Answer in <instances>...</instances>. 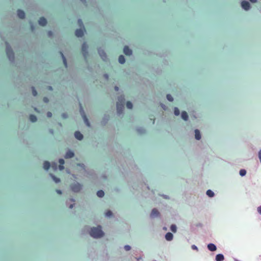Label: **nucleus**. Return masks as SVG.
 Segmentation results:
<instances>
[{
  "label": "nucleus",
  "mask_w": 261,
  "mask_h": 261,
  "mask_svg": "<svg viewBox=\"0 0 261 261\" xmlns=\"http://www.w3.org/2000/svg\"><path fill=\"white\" fill-rule=\"evenodd\" d=\"M90 234L91 237L94 238H99L104 235V233L101 230V227L100 226L92 228Z\"/></svg>",
  "instance_id": "f257e3e1"
},
{
  "label": "nucleus",
  "mask_w": 261,
  "mask_h": 261,
  "mask_svg": "<svg viewBox=\"0 0 261 261\" xmlns=\"http://www.w3.org/2000/svg\"><path fill=\"white\" fill-rule=\"evenodd\" d=\"M6 54H7L8 58L9 59V60H12L14 59V53H13L11 47L9 45L8 43L6 42Z\"/></svg>",
  "instance_id": "f03ea898"
},
{
  "label": "nucleus",
  "mask_w": 261,
  "mask_h": 261,
  "mask_svg": "<svg viewBox=\"0 0 261 261\" xmlns=\"http://www.w3.org/2000/svg\"><path fill=\"white\" fill-rule=\"evenodd\" d=\"M88 46L86 42H84L82 46V51L83 55V56L86 59L88 56V53L87 51Z\"/></svg>",
  "instance_id": "7ed1b4c3"
},
{
  "label": "nucleus",
  "mask_w": 261,
  "mask_h": 261,
  "mask_svg": "<svg viewBox=\"0 0 261 261\" xmlns=\"http://www.w3.org/2000/svg\"><path fill=\"white\" fill-rule=\"evenodd\" d=\"M71 190L75 192H79L82 189V185L79 183L74 184L71 185Z\"/></svg>",
  "instance_id": "20e7f679"
},
{
  "label": "nucleus",
  "mask_w": 261,
  "mask_h": 261,
  "mask_svg": "<svg viewBox=\"0 0 261 261\" xmlns=\"http://www.w3.org/2000/svg\"><path fill=\"white\" fill-rule=\"evenodd\" d=\"M124 109L123 103L117 102V110L118 114H120L122 113Z\"/></svg>",
  "instance_id": "39448f33"
},
{
  "label": "nucleus",
  "mask_w": 261,
  "mask_h": 261,
  "mask_svg": "<svg viewBox=\"0 0 261 261\" xmlns=\"http://www.w3.org/2000/svg\"><path fill=\"white\" fill-rule=\"evenodd\" d=\"M242 8L245 10L249 9L250 5L249 2L247 1H243L241 4Z\"/></svg>",
  "instance_id": "423d86ee"
},
{
  "label": "nucleus",
  "mask_w": 261,
  "mask_h": 261,
  "mask_svg": "<svg viewBox=\"0 0 261 261\" xmlns=\"http://www.w3.org/2000/svg\"><path fill=\"white\" fill-rule=\"evenodd\" d=\"M84 30L80 29H76L75 32V35L78 37H82L84 35Z\"/></svg>",
  "instance_id": "0eeeda50"
},
{
  "label": "nucleus",
  "mask_w": 261,
  "mask_h": 261,
  "mask_svg": "<svg viewBox=\"0 0 261 261\" xmlns=\"http://www.w3.org/2000/svg\"><path fill=\"white\" fill-rule=\"evenodd\" d=\"M123 53L125 55L129 56L132 54V50L127 46H125L123 48Z\"/></svg>",
  "instance_id": "6e6552de"
},
{
  "label": "nucleus",
  "mask_w": 261,
  "mask_h": 261,
  "mask_svg": "<svg viewBox=\"0 0 261 261\" xmlns=\"http://www.w3.org/2000/svg\"><path fill=\"white\" fill-rule=\"evenodd\" d=\"M38 23L42 26H45L47 23V20L44 17H42L39 19Z\"/></svg>",
  "instance_id": "1a4fd4ad"
},
{
  "label": "nucleus",
  "mask_w": 261,
  "mask_h": 261,
  "mask_svg": "<svg viewBox=\"0 0 261 261\" xmlns=\"http://www.w3.org/2000/svg\"><path fill=\"white\" fill-rule=\"evenodd\" d=\"M159 212L156 208H153L151 213L150 216L151 217H156L159 216Z\"/></svg>",
  "instance_id": "9d476101"
},
{
  "label": "nucleus",
  "mask_w": 261,
  "mask_h": 261,
  "mask_svg": "<svg viewBox=\"0 0 261 261\" xmlns=\"http://www.w3.org/2000/svg\"><path fill=\"white\" fill-rule=\"evenodd\" d=\"M17 15L19 18L23 19L25 17V13L23 11L19 9L17 10Z\"/></svg>",
  "instance_id": "9b49d317"
},
{
  "label": "nucleus",
  "mask_w": 261,
  "mask_h": 261,
  "mask_svg": "<svg viewBox=\"0 0 261 261\" xmlns=\"http://www.w3.org/2000/svg\"><path fill=\"white\" fill-rule=\"evenodd\" d=\"M74 136L79 140H81L83 138V135L79 131H76L75 132Z\"/></svg>",
  "instance_id": "f8f14e48"
},
{
  "label": "nucleus",
  "mask_w": 261,
  "mask_h": 261,
  "mask_svg": "<svg viewBox=\"0 0 261 261\" xmlns=\"http://www.w3.org/2000/svg\"><path fill=\"white\" fill-rule=\"evenodd\" d=\"M207 248L211 251H215L217 249L216 245L214 244L210 243L207 245Z\"/></svg>",
  "instance_id": "ddd939ff"
},
{
  "label": "nucleus",
  "mask_w": 261,
  "mask_h": 261,
  "mask_svg": "<svg viewBox=\"0 0 261 261\" xmlns=\"http://www.w3.org/2000/svg\"><path fill=\"white\" fill-rule=\"evenodd\" d=\"M73 156H74V153L72 151L68 150L66 152V153L65 155V158L66 159H70V158H72Z\"/></svg>",
  "instance_id": "4468645a"
},
{
  "label": "nucleus",
  "mask_w": 261,
  "mask_h": 261,
  "mask_svg": "<svg viewBox=\"0 0 261 261\" xmlns=\"http://www.w3.org/2000/svg\"><path fill=\"white\" fill-rule=\"evenodd\" d=\"M173 236L171 232H167L165 235V239L167 241H170L173 239Z\"/></svg>",
  "instance_id": "2eb2a0df"
},
{
  "label": "nucleus",
  "mask_w": 261,
  "mask_h": 261,
  "mask_svg": "<svg viewBox=\"0 0 261 261\" xmlns=\"http://www.w3.org/2000/svg\"><path fill=\"white\" fill-rule=\"evenodd\" d=\"M195 137L196 140H200L201 139V134L198 129L195 130Z\"/></svg>",
  "instance_id": "dca6fc26"
},
{
  "label": "nucleus",
  "mask_w": 261,
  "mask_h": 261,
  "mask_svg": "<svg viewBox=\"0 0 261 261\" xmlns=\"http://www.w3.org/2000/svg\"><path fill=\"white\" fill-rule=\"evenodd\" d=\"M224 259V257L222 254H218L216 256V261H223Z\"/></svg>",
  "instance_id": "f3484780"
},
{
  "label": "nucleus",
  "mask_w": 261,
  "mask_h": 261,
  "mask_svg": "<svg viewBox=\"0 0 261 261\" xmlns=\"http://www.w3.org/2000/svg\"><path fill=\"white\" fill-rule=\"evenodd\" d=\"M59 162L60 163V165L59 166V168L60 170H62L64 169V167L63 166V165L65 163L64 162V160L62 159H60L59 160Z\"/></svg>",
  "instance_id": "a211bd4d"
},
{
  "label": "nucleus",
  "mask_w": 261,
  "mask_h": 261,
  "mask_svg": "<svg viewBox=\"0 0 261 261\" xmlns=\"http://www.w3.org/2000/svg\"><path fill=\"white\" fill-rule=\"evenodd\" d=\"M50 166V163L48 161H45L43 163V168L45 170H48Z\"/></svg>",
  "instance_id": "6ab92c4d"
},
{
  "label": "nucleus",
  "mask_w": 261,
  "mask_h": 261,
  "mask_svg": "<svg viewBox=\"0 0 261 261\" xmlns=\"http://www.w3.org/2000/svg\"><path fill=\"white\" fill-rule=\"evenodd\" d=\"M181 118L184 120H188V114H187V113L186 112H185V111L182 112V113H181Z\"/></svg>",
  "instance_id": "aec40b11"
},
{
  "label": "nucleus",
  "mask_w": 261,
  "mask_h": 261,
  "mask_svg": "<svg viewBox=\"0 0 261 261\" xmlns=\"http://www.w3.org/2000/svg\"><path fill=\"white\" fill-rule=\"evenodd\" d=\"M118 61L120 64L124 63L125 62V59L123 55L119 56V58H118Z\"/></svg>",
  "instance_id": "412c9836"
},
{
  "label": "nucleus",
  "mask_w": 261,
  "mask_h": 261,
  "mask_svg": "<svg viewBox=\"0 0 261 261\" xmlns=\"http://www.w3.org/2000/svg\"><path fill=\"white\" fill-rule=\"evenodd\" d=\"M98 53H99V55L101 56V57L102 58V59L103 60H105V58L106 57V55L105 53L103 50L98 49Z\"/></svg>",
  "instance_id": "4be33fe9"
},
{
  "label": "nucleus",
  "mask_w": 261,
  "mask_h": 261,
  "mask_svg": "<svg viewBox=\"0 0 261 261\" xmlns=\"http://www.w3.org/2000/svg\"><path fill=\"white\" fill-rule=\"evenodd\" d=\"M60 54L62 56L64 66H65V67H67V63L66 58L65 57V56H64L62 52H60Z\"/></svg>",
  "instance_id": "5701e85b"
},
{
  "label": "nucleus",
  "mask_w": 261,
  "mask_h": 261,
  "mask_svg": "<svg viewBox=\"0 0 261 261\" xmlns=\"http://www.w3.org/2000/svg\"><path fill=\"white\" fill-rule=\"evenodd\" d=\"M29 118H30V121H32V122H36L37 119L36 116L33 114L30 115Z\"/></svg>",
  "instance_id": "b1692460"
},
{
  "label": "nucleus",
  "mask_w": 261,
  "mask_h": 261,
  "mask_svg": "<svg viewBox=\"0 0 261 261\" xmlns=\"http://www.w3.org/2000/svg\"><path fill=\"white\" fill-rule=\"evenodd\" d=\"M105 195V193L102 190H99L97 192V195L99 197H102Z\"/></svg>",
  "instance_id": "393cba45"
},
{
  "label": "nucleus",
  "mask_w": 261,
  "mask_h": 261,
  "mask_svg": "<svg viewBox=\"0 0 261 261\" xmlns=\"http://www.w3.org/2000/svg\"><path fill=\"white\" fill-rule=\"evenodd\" d=\"M206 194L210 197H213L214 196V192L212 190H208L206 191Z\"/></svg>",
  "instance_id": "a878e982"
},
{
  "label": "nucleus",
  "mask_w": 261,
  "mask_h": 261,
  "mask_svg": "<svg viewBox=\"0 0 261 261\" xmlns=\"http://www.w3.org/2000/svg\"><path fill=\"white\" fill-rule=\"evenodd\" d=\"M50 176H51L55 182L58 183L60 181V179L59 178L53 175L52 174H50Z\"/></svg>",
  "instance_id": "bb28decb"
},
{
  "label": "nucleus",
  "mask_w": 261,
  "mask_h": 261,
  "mask_svg": "<svg viewBox=\"0 0 261 261\" xmlns=\"http://www.w3.org/2000/svg\"><path fill=\"white\" fill-rule=\"evenodd\" d=\"M176 229H177V227H176V226L174 224H172L170 226V230L173 232H176Z\"/></svg>",
  "instance_id": "cd10ccee"
},
{
  "label": "nucleus",
  "mask_w": 261,
  "mask_h": 261,
  "mask_svg": "<svg viewBox=\"0 0 261 261\" xmlns=\"http://www.w3.org/2000/svg\"><path fill=\"white\" fill-rule=\"evenodd\" d=\"M174 113L175 115H176V116L179 115V113H180L179 109L177 108H176V107L174 108Z\"/></svg>",
  "instance_id": "c85d7f7f"
},
{
  "label": "nucleus",
  "mask_w": 261,
  "mask_h": 261,
  "mask_svg": "<svg viewBox=\"0 0 261 261\" xmlns=\"http://www.w3.org/2000/svg\"><path fill=\"white\" fill-rule=\"evenodd\" d=\"M126 107L128 109H131L133 108V104L130 101H127L126 102Z\"/></svg>",
  "instance_id": "c756f323"
},
{
  "label": "nucleus",
  "mask_w": 261,
  "mask_h": 261,
  "mask_svg": "<svg viewBox=\"0 0 261 261\" xmlns=\"http://www.w3.org/2000/svg\"><path fill=\"white\" fill-rule=\"evenodd\" d=\"M246 174V171L245 169H241L240 171V174L241 176H244Z\"/></svg>",
  "instance_id": "7c9ffc66"
},
{
  "label": "nucleus",
  "mask_w": 261,
  "mask_h": 261,
  "mask_svg": "<svg viewBox=\"0 0 261 261\" xmlns=\"http://www.w3.org/2000/svg\"><path fill=\"white\" fill-rule=\"evenodd\" d=\"M105 215L107 217H111L112 216V212L111 211L108 210L106 212Z\"/></svg>",
  "instance_id": "2f4dec72"
},
{
  "label": "nucleus",
  "mask_w": 261,
  "mask_h": 261,
  "mask_svg": "<svg viewBox=\"0 0 261 261\" xmlns=\"http://www.w3.org/2000/svg\"><path fill=\"white\" fill-rule=\"evenodd\" d=\"M32 94L33 95L35 96L37 95V92L35 88L34 87H32Z\"/></svg>",
  "instance_id": "473e14b6"
},
{
  "label": "nucleus",
  "mask_w": 261,
  "mask_h": 261,
  "mask_svg": "<svg viewBox=\"0 0 261 261\" xmlns=\"http://www.w3.org/2000/svg\"><path fill=\"white\" fill-rule=\"evenodd\" d=\"M83 117H84V120H85V122L86 123V124L88 126H90V123H89L87 118L86 117V115L85 114H84Z\"/></svg>",
  "instance_id": "72a5a7b5"
},
{
  "label": "nucleus",
  "mask_w": 261,
  "mask_h": 261,
  "mask_svg": "<svg viewBox=\"0 0 261 261\" xmlns=\"http://www.w3.org/2000/svg\"><path fill=\"white\" fill-rule=\"evenodd\" d=\"M167 98L170 101H172L173 100V98L170 94L167 95Z\"/></svg>",
  "instance_id": "f704fd0d"
},
{
  "label": "nucleus",
  "mask_w": 261,
  "mask_h": 261,
  "mask_svg": "<svg viewBox=\"0 0 261 261\" xmlns=\"http://www.w3.org/2000/svg\"><path fill=\"white\" fill-rule=\"evenodd\" d=\"M124 249H125V250L126 251H129V250H130L131 247H130V246H129V245H125V246H124Z\"/></svg>",
  "instance_id": "c9c22d12"
},
{
  "label": "nucleus",
  "mask_w": 261,
  "mask_h": 261,
  "mask_svg": "<svg viewBox=\"0 0 261 261\" xmlns=\"http://www.w3.org/2000/svg\"><path fill=\"white\" fill-rule=\"evenodd\" d=\"M52 167L55 169H57V164L56 163L53 164Z\"/></svg>",
  "instance_id": "e433bc0d"
},
{
  "label": "nucleus",
  "mask_w": 261,
  "mask_h": 261,
  "mask_svg": "<svg viewBox=\"0 0 261 261\" xmlns=\"http://www.w3.org/2000/svg\"><path fill=\"white\" fill-rule=\"evenodd\" d=\"M46 115H47V117H49V118H50L52 116V113L50 112H48L47 113Z\"/></svg>",
  "instance_id": "4c0bfd02"
},
{
  "label": "nucleus",
  "mask_w": 261,
  "mask_h": 261,
  "mask_svg": "<svg viewBox=\"0 0 261 261\" xmlns=\"http://www.w3.org/2000/svg\"><path fill=\"white\" fill-rule=\"evenodd\" d=\"M257 212L259 214L261 215V205L257 207Z\"/></svg>",
  "instance_id": "58836bf2"
},
{
  "label": "nucleus",
  "mask_w": 261,
  "mask_h": 261,
  "mask_svg": "<svg viewBox=\"0 0 261 261\" xmlns=\"http://www.w3.org/2000/svg\"><path fill=\"white\" fill-rule=\"evenodd\" d=\"M258 158H259L260 162L261 163V150H260L258 152Z\"/></svg>",
  "instance_id": "ea45409f"
},
{
  "label": "nucleus",
  "mask_w": 261,
  "mask_h": 261,
  "mask_svg": "<svg viewBox=\"0 0 261 261\" xmlns=\"http://www.w3.org/2000/svg\"><path fill=\"white\" fill-rule=\"evenodd\" d=\"M78 23L79 24H80V25H83V21L81 19H79L78 20Z\"/></svg>",
  "instance_id": "a19ab883"
},
{
  "label": "nucleus",
  "mask_w": 261,
  "mask_h": 261,
  "mask_svg": "<svg viewBox=\"0 0 261 261\" xmlns=\"http://www.w3.org/2000/svg\"><path fill=\"white\" fill-rule=\"evenodd\" d=\"M192 248L193 249H194V250H198L197 247L195 245H192Z\"/></svg>",
  "instance_id": "79ce46f5"
},
{
  "label": "nucleus",
  "mask_w": 261,
  "mask_h": 261,
  "mask_svg": "<svg viewBox=\"0 0 261 261\" xmlns=\"http://www.w3.org/2000/svg\"><path fill=\"white\" fill-rule=\"evenodd\" d=\"M43 101L45 102H47L48 101V99L47 98V97H45L43 98Z\"/></svg>",
  "instance_id": "37998d69"
},
{
  "label": "nucleus",
  "mask_w": 261,
  "mask_h": 261,
  "mask_svg": "<svg viewBox=\"0 0 261 261\" xmlns=\"http://www.w3.org/2000/svg\"><path fill=\"white\" fill-rule=\"evenodd\" d=\"M62 117L64 118H66L67 117V115L66 114H62Z\"/></svg>",
  "instance_id": "c03bdc74"
},
{
  "label": "nucleus",
  "mask_w": 261,
  "mask_h": 261,
  "mask_svg": "<svg viewBox=\"0 0 261 261\" xmlns=\"http://www.w3.org/2000/svg\"><path fill=\"white\" fill-rule=\"evenodd\" d=\"M56 191H57V193H58L59 194H61L62 193L61 191L60 190H57Z\"/></svg>",
  "instance_id": "a18cd8bd"
},
{
  "label": "nucleus",
  "mask_w": 261,
  "mask_h": 261,
  "mask_svg": "<svg viewBox=\"0 0 261 261\" xmlns=\"http://www.w3.org/2000/svg\"><path fill=\"white\" fill-rule=\"evenodd\" d=\"M104 76H105V77L106 79H108L109 76H108V75L107 74H105L104 75Z\"/></svg>",
  "instance_id": "49530a36"
},
{
  "label": "nucleus",
  "mask_w": 261,
  "mask_h": 261,
  "mask_svg": "<svg viewBox=\"0 0 261 261\" xmlns=\"http://www.w3.org/2000/svg\"><path fill=\"white\" fill-rule=\"evenodd\" d=\"M251 3H256L257 0H250Z\"/></svg>",
  "instance_id": "de8ad7c7"
},
{
  "label": "nucleus",
  "mask_w": 261,
  "mask_h": 261,
  "mask_svg": "<svg viewBox=\"0 0 261 261\" xmlns=\"http://www.w3.org/2000/svg\"><path fill=\"white\" fill-rule=\"evenodd\" d=\"M48 33L49 36H51L52 35V32L51 31H49Z\"/></svg>",
  "instance_id": "09e8293b"
},
{
  "label": "nucleus",
  "mask_w": 261,
  "mask_h": 261,
  "mask_svg": "<svg viewBox=\"0 0 261 261\" xmlns=\"http://www.w3.org/2000/svg\"><path fill=\"white\" fill-rule=\"evenodd\" d=\"M74 204H70L69 206L70 208H72L73 207Z\"/></svg>",
  "instance_id": "8fccbe9b"
},
{
  "label": "nucleus",
  "mask_w": 261,
  "mask_h": 261,
  "mask_svg": "<svg viewBox=\"0 0 261 261\" xmlns=\"http://www.w3.org/2000/svg\"><path fill=\"white\" fill-rule=\"evenodd\" d=\"M115 90L116 91H118V87H117V86H115Z\"/></svg>",
  "instance_id": "3c124183"
},
{
  "label": "nucleus",
  "mask_w": 261,
  "mask_h": 261,
  "mask_svg": "<svg viewBox=\"0 0 261 261\" xmlns=\"http://www.w3.org/2000/svg\"><path fill=\"white\" fill-rule=\"evenodd\" d=\"M48 88H49V90H52V88L50 86L48 87Z\"/></svg>",
  "instance_id": "603ef678"
},
{
  "label": "nucleus",
  "mask_w": 261,
  "mask_h": 261,
  "mask_svg": "<svg viewBox=\"0 0 261 261\" xmlns=\"http://www.w3.org/2000/svg\"><path fill=\"white\" fill-rule=\"evenodd\" d=\"M80 105L81 110L83 111L81 104L80 103Z\"/></svg>",
  "instance_id": "864d4df0"
},
{
  "label": "nucleus",
  "mask_w": 261,
  "mask_h": 261,
  "mask_svg": "<svg viewBox=\"0 0 261 261\" xmlns=\"http://www.w3.org/2000/svg\"><path fill=\"white\" fill-rule=\"evenodd\" d=\"M70 200H71V201H73V202H74V199H70Z\"/></svg>",
  "instance_id": "5fc2aeb1"
},
{
  "label": "nucleus",
  "mask_w": 261,
  "mask_h": 261,
  "mask_svg": "<svg viewBox=\"0 0 261 261\" xmlns=\"http://www.w3.org/2000/svg\"><path fill=\"white\" fill-rule=\"evenodd\" d=\"M82 2H85V0H81Z\"/></svg>",
  "instance_id": "6e6d98bb"
},
{
  "label": "nucleus",
  "mask_w": 261,
  "mask_h": 261,
  "mask_svg": "<svg viewBox=\"0 0 261 261\" xmlns=\"http://www.w3.org/2000/svg\"><path fill=\"white\" fill-rule=\"evenodd\" d=\"M124 98H123H123H122V100H123V101H124ZM123 102H124V101H123Z\"/></svg>",
  "instance_id": "4d7b16f0"
}]
</instances>
